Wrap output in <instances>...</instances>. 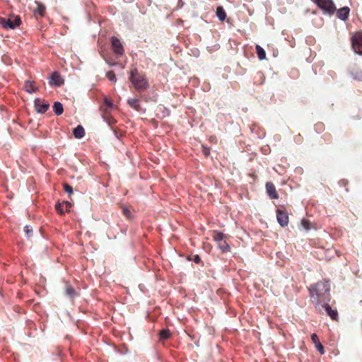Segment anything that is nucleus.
<instances>
[{"label":"nucleus","mask_w":362,"mask_h":362,"mask_svg":"<svg viewBox=\"0 0 362 362\" xmlns=\"http://www.w3.org/2000/svg\"><path fill=\"white\" fill-rule=\"evenodd\" d=\"M226 238V235L223 233L215 231L214 233L213 238L218 243L220 241L223 240Z\"/></svg>","instance_id":"21"},{"label":"nucleus","mask_w":362,"mask_h":362,"mask_svg":"<svg viewBox=\"0 0 362 362\" xmlns=\"http://www.w3.org/2000/svg\"><path fill=\"white\" fill-rule=\"evenodd\" d=\"M53 111L57 115H61L63 113V105L60 102H55L53 105Z\"/></svg>","instance_id":"14"},{"label":"nucleus","mask_w":362,"mask_h":362,"mask_svg":"<svg viewBox=\"0 0 362 362\" xmlns=\"http://www.w3.org/2000/svg\"><path fill=\"white\" fill-rule=\"evenodd\" d=\"M256 52L259 60H264L266 58L265 51L260 45H256Z\"/></svg>","instance_id":"19"},{"label":"nucleus","mask_w":362,"mask_h":362,"mask_svg":"<svg viewBox=\"0 0 362 362\" xmlns=\"http://www.w3.org/2000/svg\"><path fill=\"white\" fill-rule=\"evenodd\" d=\"M64 81L63 78L61 76V75L57 72L54 71L51 77H50V83L54 84L55 86H60L64 83Z\"/></svg>","instance_id":"11"},{"label":"nucleus","mask_w":362,"mask_h":362,"mask_svg":"<svg viewBox=\"0 0 362 362\" xmlns=\"http://www.w3.org/2000/svg\"><path fill=\"white\" fill-rule=\"evenodd\" d=\"M64 189L66 192L69 193V194H71L73 193L72 187L66 183L64 184Z\"/></svg>","instance_id":"28"},{"label":"nucleus","mask_w":362,"mask_h":362,"mask_svg":"<svg viewBox=\"0 0 362 362\" xmlns=\"http://www.w3.org/2000/svg\"><path fill=\"white\" fill-rule=\"evenodd\" d=\"M352 48L355 53L362 55V33H358L351 38Z\"/></svg>","instance_id":"5"},{"label":"nucleus","mask_w":362,"mask_h":362,"mask_svg":"<svg viewBox=\"0 0 362 362\" xmlns=\"http://www.w3.org/2000/svg\"><path fill=\"white\" fill-rule=\"evenodd\" d=\"M34 104L37 112L41 114L45 113L49 107V103L42 101L40 98H36Z\"/></svg>","instance_id":"7"},{"label":"nucleus","mask_w":362,"mask_h":362,"mask_svg":"<svg viewBox=\"0 0 362 362\" xmlns=\"http://www.w3.org/2000/svg\"><path fill=\"white\" fill-rule=\"evenodd\" d=\"M351 74L352 75L354 78L358 80V81L362 80V71L361 70H360L358 69H354L353 71H351Z\"/></svg>","instance_id":"22"},{"label":"nucleus","mask_w":362,"mask_h":362,"mask_svg":"<svg viewBox=\"0 0 362 362\" xmlns=\"http://www.w3.org/2000/svg\"><path fill=\"white\" fill-rule=\"evenodd\" d=\"M128 104L133 107L136 111L141 110L140 105L139 104V100L136 98H131L127 100Z\"/></svg>","instance_id":"17"},{"label":"nucleus","mask_w":362,"mask_h":362,"mask_svg":"<svg viewBox=\"0 0 362 362\" xmlns=\"http://www.w3.org/2000/svg\"><path fill=\"white\" fill-rule=\"evenodd\" d=\"M204 153L205 156H209V148H204Z\"/></svg>","instance_id":"35"},{"label":"nucleus","mask_w":362,"mask_h":362,"mask_svg":"<svg viewBox=\"0 0 362 362\" xmlns=\"http://www.w3.org/2000/svg\"><path fill=\"white\" fill-rule=\"evenodd\" d=\"M130 80L134 88L139 91H143L148 86L146 79L143 76L138 75L136 70L131 71Z\"/></svg>","instance_id":"2"},{"label":"nucleus","mask_w":362,"mask_h":362,"mask_svg":"<svg viewBox=\"0 0 362 362\" xmlns=\"http://www.w3.org/2000/svg\"><path fill=\"white\" fill-rule=\"evenodd\" d=\"M193 261L195 263H199L201 261V259L199 255H194L193 258Z\"/></svg>","instance_id":"34"},{"label":"nucleus","mask_w":362,"mask_h":362,"mask_svg":"<svg viewBox=\"0 0 362 362\" xmlns=\"http://www.w3.org/2000/svg\"><path fill=\"white\" fill-rule=\"evenodd\" d=\"M216 16L221 21H223L226 18V13L221 6L216 8Z\"/></svg>","instance_id":"18"},{"label":"nucleus","mask_w":362,"mask_h":362,"mask_svg":"<svg viewBox=\"0 0 362 362\" xmlns=\"http://www.w3.org/2000/svg\"><path fill=\"white\" fill-rule=\"evenodd\" d=\"M24 89L25 90V91H27L30 93H34L37 90V88H35L33 85V83L30 81H27L25 82Z\"/></svg>","instance_id":"15"},{"label":"nucleus","mask_w":362,"mask_h":362,"mask_svg":"<svg viewBox=\"0 0 362 362\" xmlns=\"http://www.w3.org/2000/svg\"><path fill=\"white\" fill-rule=\"evenodd\" d=\"M325 13L333 14L336 10L332 0H313Z\"/></svg>","instance_id":"4"},{"label":"nucleus","mask_w":362,"mask_h":362,"mask_svg":"<svg viewBox=\"0 0 362 362\" xmlns=\"http://www.w3.org/2000/svg\"><path fill=\"white\" fill-rule=\"evenodd\" d=\"M111 44L113 52L118 56L124 54V48L120 40L116 37H112Z\"/></svg>","instance_id":"6"},{"label":"nucleus","mask_w":362,"mask_h":362,"mask_svg":"<svg viewBox=\"0 0 362 362\" xmlns=\"http://www.w3.org/2000/svg\"><path fill=\"white\" fill-rule=\"evenodd\" d=\"M218 247L223 252H229L230 249V245L225 240L218 242Z\"/></svg>","instance_id":"16"},{"label":"nucleus","mask_w":362,"mask_h":362,"mask_svg":"<svg viewBox=\"0 0 362 362\" xmlns=\"http://www.w3.org/2000/svg\"><path fill=\"white\" fill-rule=\"evenodd\" d=\"M170 336V331L168 329H163L160 332L159 337L160 339L165 340L168 339Z\"/></svg>","instance_id":"23"},{"label":"nucleus","mask_w":362,"mask_h":362,"mask_svg":"<svg viewBox=\"0 0 362 362\" xmlns=\"http://www.w3.org/2000/svg\"><path fill=\"white\" fill-rule=\"evenodd\" d=\"M302 224H303V227L305 228V229L308 230L310 228V223L308 221L303 220Z\"/></svg>","instance_id":"32"},{"label":"nucleus","mask_w":362,"mask_h":362,"mask_svg":"<svg viewBox=\"0 0 362 362\" xmlns=\"http://www.w3.org/2000/svg\"><path fill=\"white\" fill-rule=\"evenodd\" d=\"M21 23V18L18 16H10L9 18L0 17V24L6 29H15L19 26Z\"/></svg>","instance_id":"3"},{"label":"nucleus","mask_w":362,"mask_h":362,"mask_svg":"<svg viewBox=\"0 0 362 362\" xmlns=\"http://www.w3.org/2000/svg\"><path fill=\"white\" fill-rule=\"evenodd\" d=\"M276 218L278 223L281 226H286L288 223V216L286 212L278 209L276 211Z\"/></svg>","instance_id":"8"},{"label":"nucleus","mask_w":362,"mask_h":362,"mask_svg":"<svg viewBox=\"0 0 362 362\" xmlns=\"http://www.w3.org/2000/svg\"><path fill=\"white\" fill-rule=\"evenodd\" d=\"M349 8L344 6L337 11V17L342 21H346L349 17Z\"/></svg>","instance_id":"12"},{"label":"nucleus","mask_w":362,"mask_h":362,"mask_svg":"<svg viewBox=\"0 0 362 362\" xmlns=\"http://www.w3.org/2000/svg\"><path fill=\"white\" fill-rule=\"evenodd\" d=\"M56 209L57 211L60 214H64V211L62 210V205L61 204H56Z\"/></svg>","instance_id":"33"},{"label":"nucleus","mask_w":362,"mask_h":362,"mask_svg":"<svg viewBox=\"0 0 362 362\" xmlns=\"http://www.w3.org/2000/svg\"><path fill=\"white\" fill-rule=\"evenodd\" d=\"M65 204H66V206L67 208H69L71 206V203H69L68 202H66Z\"/></svg>","instance_id":"36"},{"label":"nucleus","mask_w":362,"mask_h":362,"mask_svg":"<svg viewBox=\"0 0 362 362\" xmlns=\"http://www.w3.org/2000/svg\"><path fill=\"white\" fill-rule=\"evenodd\" d=\"M315 348L317 349V350L321 354H324L325 353V349H324V347L322 346V344H321V342L320 341L319 343H317V344H315Z\"/></svg>","instance_id":"29"},{"label":"nucleus","mask_w":362,"mask_h":362,"mask_svg":"<svg viewBox=\"0 0 362 362\" xmlns=\"http://www.w3.org/2000/svg\"><path fill=\"white\" fill-rule=\"evenodd\" d=\"M45 6L42 4H39L35 11V12L40 16H43L45 13Z\"/></svg>","instance_id":"26"},{"label":"nucleus","mask_w":362,"mask_h":362,"mask_svg":"<svg viewBox=\"0 0 362 362\" xmlns=\"http://www.w3.org/2000/svg\"><path fill=\"white\" fill-rule=\"evenodd\" d=\"M310 298L312 301L318 307V310L321 311L320 305L325 302L330 301V284L328 281H319L315 284H313L309 288Z\"/></svg>","instance_id":"1"},{"label":"nucleus","mask_w":362,"mask_h":362,"mask_svg":"<svg viewBox=\"0 0 362 362\" xmlns=\"http://www.w3.org/2000/svg\"><path fill=\"white\" fill-rule=\"evenodd\" d=\"M104 103L106 105V108L105 109V111L106 112L108 111V109L112 108L113 107V103L112 100H110L107 98H104Z\"/></svg>","instance_id":"25"},{"label":"nucleus","mask_w":362,"mask_h":362,"mask_svg":"<svg viewBox=\"0 0 362 362\" xmlns=\"http://www.w3.org/2000/svg\"><path fill=\"white\" fill-rule=\"evenodd\" d=\"M65 293L71 298H74L76 296V293L74 288L69 284L66 286Z\"/></svg>","instance_id":"20"},{"label":"nucleus","mask_w":362,"mask_h":362,"mask_svg":"<svg viewBox=\"0 0 362 362\" xmlns=\"http://www.w3.org/2000/svg\"><path fill=\"white\" fill-rule=\"evenodd\" d=\"M73 134L75 138L81 139L85 135L84 128L81 125H78L73 131Z\"/></svg>","instance_id":"13"},{"label":"nucleus","mask_w":362,"mask_h":362,"mask_svg":"<svg viewBox=\"0 0 362 362\" xmlns=\"http://www.w3.org/2000/svg\"><path fill=\"white\" fill-rule=\"evenodd\" d=\"M106 77L111 82L115 83L117 81L116 76L114 74L113 71H110L106 73Z\"/></svg>","instance_id":"24"},{"label":"nucleus","mask_w":362,"mask_h":362,"mask_svg":"<svg viewBox=\"0 0 362 362\" xmlns=\"http://www.w3.org/2000/svg\"><path fill=\"white\" fill-rule=\"evenodd\" d=\"M24 231L28 237H30L33 234V228L30 226H25L24 227Z\"/></svg>","instance_id":"27"},{"label":"nucleus","mask_w":362,"mask_h":362,"mask_svg":"<svg viewBox=\"0 0 362 362\" xmlns=\"http://www.w3.org/2000/svg\"><path fill=\"white\" fill-rule=\"evenodd\" d=\"M311 339L315 344V345L320 342L317 335L315 333L311 334Z\"/></svg>","instance_id":"31"},{"label":"nucleus","mask_w":362,"mask_h":362,"mask_svg":"<svg viewBox=\"0 0 362 362\" xmlns=\"http://www.w3.org/2000/svg\"><path fill=\"white\" fill-rule=\"evenodd\" d=\"M320 306L325 309L327 314L334 320H337L338 318V313L336 310H332L330 305H329V302H325L322 303Z\"/></svg>","instance_id":"9"},{"label":"nucleus","mask_w":362,"mask_h":362,"mask_svg":"<svg viewBox=\"0 0 362 362\" xmlns=\"http://www.w3.org/2000/svg\"><path fill=\"white\" fill-rule=\"evenodd\" d=\"M266 190L269 197L272 199H276L279 198L278 193L276 192V187L271 182H267L266 183Z\"/></svg>","instance_id":"10"},{"label":"nucleus","mask_w":362,"mask_h":362,"mask_svg":"<svg viewBox=\"0 0 362 362\" xmlns=\"http://www.w3.org/2000/svg\"><path fill=\"white\" fill-rule=\"evenodd\" d=\"M122 211H123L124 215L126 217H127V218H132V214L131 211H130L127 208L124 207V208L122 209Z\"/></svg>","instance_id":"30"}]
</instances>
